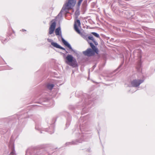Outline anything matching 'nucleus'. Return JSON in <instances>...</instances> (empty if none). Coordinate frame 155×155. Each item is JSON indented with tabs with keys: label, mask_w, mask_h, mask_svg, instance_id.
I'll return each instance as SVG.
<instances>
[{
	"label": "nucleus",
	"mask_w": 155,
	"mask_h": 155,
	"mask_svg": "<svg viewBox=\"0 0 155 155\" xmlns=\"http://www.w3.org/2000/svg\"><path fill=\"white\" fill-rule=\"evenodd\" d=\"M95 51L91 48H88L86 51L83 52V54L87 56H91L94 54Z\"/></svg>",
	"instance_id": "4"
},
{
	"label": "nucleus",
	"mask_w": 155,
	"mask_h": 155,
	"mask_svg": "<svg viewBox=\"0 0 155 155\" xmlns=\"http://www.w3.org/2000/svg\"><path fill=\"white\" fill-rule=\"evenodd\" d=\"M54 87V85L53 84H48L47 85V88L49 90H51Z\"/></svg>",
	"instance_id": "12"
},
{
	"label": "nucleus",
	"mask_w": 155,
	"mask_h": 155,
	"mask_svg": "<svg viewBox=\"0 0 155 155\" xmlns=\"http://www.w3.org/2000/svg\"><path fill=\"white\" fill-rule=\"evenodd\" d=\"M83 0H79V1H78L77 4V5L78 7H79L80 6Z\"/></svg>",
	"instance_id": "14"
},
{
	"label": "nucleus",
	"mask_w": 155,
	"mask_h": 155,
	"mask_svg": "<svg viewBox=\"0 0 155 155\" xmlns=\"http://www.w3.org/2000/svg\"><path fill=\"white\" fill-rule=\"evenodd\" d=\"M88 38L89 40H91L96 45L98 44L97 43L95 40L92 36H89L88 37Z\"/></svg>",
	"instance_id": "11"
},
{
	"label": "nucleus",
	"mask_w": 155,
	"mask_h": 155,
	"mask_svg": "<svg viewBox=\"0 0 155 155\" xmlns=\"http://www.w3.org/2000/svg\"><path fill=\"white\" fill-rule=\"evenodd\" d=\"M86 40L88 41V42L89 43L90 46L92 48L93 50H94L95 53H97L98 52V51L97 49L95 47L94 45L92 43L90 42L87 39V38H86Z\"/></svg>",
	"instance_id": "7"
},
{
	"label": "nucleus",
	"mask_w": 155,
	"mask_h": 155,
	"mask_svg": "<svg viewBox=\"0 0 155 155\" xmlns=\"http://www.w3.org/2000/svg\"><path fill=\"white\" fill-rule=\"evenodd\" d=\"M51 45L54 46V47H56V48H60L61 49H64L62 47H61L59 45H58L57 43L55 42H52L51 43Z\"/></svg>",
	"instance_id": "8"
},
{
	"label": "nucleus",
	"mask_w": 155,
	"mask_h": 155,
	"mask_svg": "<svg viewBox=\"0 0 155 155\" xmlns=\"http://www.w3.org/2000/svg\"><path fill=\"white\" fill-rule=\"evenodd\" d=\"M51 22L52 23L49 29V33L50 35H51L53 33L56 26V23L55 21H53V20H52Z\"/></svg>",
	"instance_id": "5"
},
{
	"label": "nucleus",
	"mask_w": 155,
	"mask_h": 155,
	"mask_svg": "<svg viewBox=\"0 0 155 155\" xmlns=\"http://www.w3.org/2000/svg\"><path fill=\"white\" fill-rule=\"evenodd\" d=\"M61 33V28L60 27L56 29L55 33L56 35H60V33Z\"/></svg>",
	"instance_id": "10"
},
{
	"label": "nucleus",
	"mask_w": 155,
	"mask_h": 155,
	"mask_svg": "<svg viewBox=\"0 0 155 155\" xmlns=\"http://www.w3.org/2000/svg\"><path fill=\"white\" fill-rule=\"evenodd\" d=\"M91 34L94 35L95 37H97V38H99V36L98 34L97 33H96L94 32H92L91 33Z\"/></svg>",
	"instance_id": "13"
},
{
	"label": "nucleus",
	"mask_w": 155,
	"mask_h": 155,
	"mask_svg": "<svg viewBox=\"0 0 155 155\" xmlns=\"http://www.w3.org/2000/svg\"><path fill=\"white\" fill-rule=\"evenodd\" d=\"M143 81L142 80H134L131 82V84L132 86L134 87H137L143 82Z\"/></svg>",
	"instance_id": "3"
},
{
	"label": "nucleus",
	"mask_w": 155,
	"mask_h": 155,
	"mask_svg": "<svg viewBox=\"0 0 155 155\" xmlns=\"http://www.w3.org/2000/svg\"><path fill=\"white\" fill-rule=\"evenodd\" d=\"M81 25V23L79 20H77L75 21L74 24V29L75 31L79 34H80L81 32L78 28V26H80Z\"/></svg>",
	"instance_id": "6"
},
{
	"label": "nucleus",
	"mask_w": 155,
	"mask_h": 155,
	"mask_svg": "<svg viewBox=\"0 0 155 155\" xmlns=\"http://www.w3.org/2000/svg\"><path fill=\"white\" fill-rule=\"evenodd\" d=\"M76 3V0H67L64 5L63 8L68 10L71 9L74 6Z\"/></svg>",
	"instance_id": "2"
},
{
	"label": "nucleus",
	"mask_w": 155,
	"mask_h": 155,
	"mask_svg": "<svg viewBox=\"0 0 155 155\" xmlns=\"http://www.w3.org/2000/svg\"><path fill=\"white\" fill-rule=\"evenodd\" d=\"M73 59L74 58L71 55H68L66 57V63L70 66L73 67H75L76 65V61L75 59Z\"/></svg>",
	"instance_id": "1"
},
{
	"label": "nucleus",
	"mask_w": 155,
	"mask_h": 155,
	"mask_svg": "<svg viewBox=\"0 0 155 155\" xmlns=\"http://www.w3.org/2000/svg\"><path fill=\"white\" fill-rule=\"evenodd\" d=\"M15 154V153L14 152V151H12L10 153V155H14Z\"/></svg>",
	"instance_id": "15"
},
{
	"label": "nucleus",
	"mask_w": 155,
	"mask_h": 155,
	"mask_svg": "<svg viewBox=\"0 0 155 155\" xmlns=\"http://www.w3.org/2000/svg\"><path fill=\"white\" fill-rule=\"evenodd\" d=\"M47 40H48V41L49 42H51L52 41V40L51 39H48Z\"/></svg>",
	"instance_id": "16"
},
{
	"label": "nucleus",
	"mask_w": 155,
	"mask_h": 155,
	"mask_svg": "<svg viewBox=\"0 0 155 155\" xmlns=\"http://www.w3.org/2000/svg\"><path fill=\"white\" fill-rule=\"evenodd\" d=\"M62 40L63 42L64 45L67 46L70 49H71V47L70 45L63 38L62 39Z\"/></svg>",
	"instance_id": "9"
}]
</instances>
